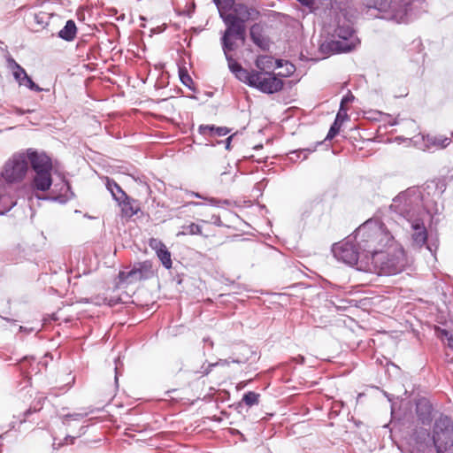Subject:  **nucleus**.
<instances>
[{
	"mask_svg": "<svg viewBox=\"0 0 453 453\" xmlns=\"http://www.w3.org/2000/svg\"><path fill=\"white\" fill-rule=\"evenodd\" d=\"M390 210L397 213L405 221L412 245L421 248L427 242V230L424 223L426 215L423 196L420 189L411 187L393 199Z\"/></svg>",
	"mask_w": 453,
	"mask_h": 453,
	"instance_id": "1",
	"label": "nucleus"
},
{
	"mask_svg": "<svg viewBox=\"0 0 453 453\" xmlns=\"http://www.w3.org/2000/svg\"><path fill=\"white\" fill-rule=\"evenodd\" d=\"M28 171L27 156L24 150L16 152L4 163L0 172V215H4L17 204L16 194L26 185L14 188L23 181Z\"/></svg>",
	"mask_w": 453,
	"mask_h": 453,
	"instance_id": "2",
	"label": "nucleus"
},
{
	"mask_svg": "<svg viewBox=\"0 0 453 453\" xmlns=\"http://www.w3.org/2000/svg\"><path fill=\"white\" fill-rule=\"evenodd\" d=\"M356 242L363 251V257L370 263L380 262L379 256L392 241L393 236L379 219H370L354 233Z\"/></svg>",
	"mask_w": 453,
	"mask_h": 453,
	"instance_id": "3",
	"label": "nucleus"
},
{
	"mask_svg": "<svg viewBox=\"0 0 453 453\" xmlns=\"http://www.w3.org/2000/svg\"><path fill=\"white\" fill-rule=\"evenodd\" d=\"M421 0H364L367 8L376 9L381 18L396 23L407 22L417 3Z\"/></svg>",
	"mask_w": 453,
	"mask_h": 453,
	"instance_id": "4",
	"label": "nucleus"
},
{
	"mask_svg": "<svg viewBox=\"0 0 453 453\" xmlns=\"http://www.w3.org/2000/svg\"><path fill=\"white\" fill-rule=\"evenodd\" d=\"M219 17L226 27L221 37L222 49L224 54H226L235 49L234 40L244 42L246 27L244 19L238 18L236 14L221 12Z\"/></svg>",
	"mask_w": 453,
	"mask_h": 453,
	"instance_id": "5",
	"label": "nucleus"
},
{
	"mask_svg": "<svg viewBox=\"0 0 453 453\" xmlns=\"http://www.w3.org/2000/svg\"><path fill=\"white\" fill-rule=\"evenodd\" d=\"M437 453H453V420L446 415L435 419L432 431Z\"/></svg>",
	"mask_w": 453,
	"mask_h": 453,
	"instance_id": "6",
	"label": "nucleus"
},
{
	"mask_svg": "<svg viewBox=\"0 0 453 453\" xmlns=\"http://www.w3.org/2000/svg\"><path fill=\"white\" fill-rule=\"evenodd\" d=\"M332 252L337 260L348 265L352 266L360 263V269H362L363 265H370V262L366 261L365 257H363V251L358 248L354 234L334 244Z\"/></svg>",
	"mask_w": 453,
	"mask_h": 453,
	"instance_id": "7",
	"label": "nucleus"
},
{
	"mask_svg": "<svg viewBox=\"0 0 453 453\" xmlns=\"http://www.w3.org/2000/svg\"><path fill=\"white\" fill-rule=\"evenodd\" d=\"M333 36L335 40L331 41L326 45L322 44V50L325 47H330L332 50L337 52L349 51L356 47L358 41L349 20L346 19L338 20Z\"/></svg>",
	"mask_w": 453,
	"mask_h": 453,
	"instance_id": "8",
	"label": "nucleus"
},
{
	"mask_svg": "<svg viewBox=\"0 0 453 453\" xmlns=\"http://www.w3.org/2000/svg\"><path fill=\"white\" fill-rule=\"evenodd\" d=\"M380 262L370 263V265L375 267H380L381 273L388 275H394L401 273L406 264L404 258V253L403 250H397L394 253L385 255L384 251H381V255L379 256Z\"/></svg>",
	"mask_w": 453,
	"mask_h": 453,
	"instance_id": "9",
	"label": "nucleus"
},
{
	"mask_svg": "<svg viewBox=\"0 0 453 453\" xmlns=\"http://www.w3.org/2000/svg\"><path fill=\"white\" fill-rule=\"evenodd\" d=\"M154 275L152 264L150 261H143L134 264L133 268L129 271H120L119 279L120 282L132 284L142 280H147Z\"/></svg>",
	"mask_w": 453,
	"mask_h": 453,
	"instance_id": "10",
	"label": "nucleus"
},
{
	"mask_svg": "<svg viewBox=\"0 0 453 453\" xmlns=\"http://www.w3.org/2000/svg\"><path fill=\"white\" fill-rule=\"evenodd\" d=\"M255 85L252 88L266 94H273L280 91L283 88L281 79L276 77L272 72H256Z\"/></svg>",
	"mask_w": 453,
	"mask_h": 453,
	"instance_id": "11",
	"label": "nucleus"
},
{
	"mask_svg": "<svg viewBox=\"0 0 453 453\" xmlns=\"http://www.w3.org/2000/svg\"><path fill=\"white\" fill-rule=\"evenodd\" d=\"M27 156V163L31 165L35 173L51 172L52 162L50 157L43 152H37L33 149H28L25 151Z\"/></svg>",
	"mask_w": 453,
	"mask_h": 453,
	"instance_id": "12",
	"label": "nucleus"
},
{
	"mask_svg": "<svg viewBox=\"0 0 453 453\" xmlns=\"http://www.w3.org/2000/svg\"><path fill=\"white\" fill-rule=\"evenodd\" d=\"M228 68L234 74L235 78L240 81L253 87L255 85L256 72H249L244 69L235 59L232 58L228 53L225 54Z\"/></svg>",
	"mask_w": 453,
	"mask_h": 453,
	"instance_id": "13",
	"label": "nucleus"
},
{
	"mask_svg": "<svg viewBox=\"0 0 453 453\" xmlns=\"http://www.w3.org/2000/svg\"><path fill=\"white\" fill-rule=\"evenodd\" d=\"M150 247L156 251L158 259L165 269L172 268L173 262L171 253L166 246L158 239L151 238L149 242Z\"/></svg>",
	"mask_w": 453,
	"mask_h": 453,
	"instance_id": "14",
	"label": "nucleus"
},
{
	"mask_svg": "<svg viewBox=\"0 0 453 453\" xmlns=\"http://www.w3.org/2000/svg\"><path fill=\"white\" fill-rule=\"evenodd\" d=\"M433 406L426 398L418 399L416 403V413L418 420L423 425H428L432 421Z\"/></svg>",
	"mask_w": 453,
	"mask_h": 453,
	"instance_id": "15",
	"label": "nucleus"
},
{
	"mask_svg": "<svg viewBox=\"0 0 453 453\" xmlns=\"http://www.w3.org/2000/svg\"><path fill=\"white\" fill-rule=\"evenodd\" d=\"M52 185L51 172L37 173L32 180L31 186L34 190L48 191Z\"/></svg>",
	"mask_w": 453,
	"mask_h": 453,
	"instance_id": "16",
	"label": "nucleus"
},
{
	"mask_svg": "<svg viewBox=\"0 0 453 453\" xmlns=\"http://www.w3.org/2000/svg\"><path fill=\"white\" fill-rule=\"evenodd\" d=\"M118 205L121 209V213L124 217L131 218L138 213L140 206L136 200L130 198L127 195L126 198H122L118 202Z\"/></svg>",
	"mask_w": 453,
	"mask_h": 453,
	"instance_id": "17",
	"label": "nucleus"
},
{
	"mask_svg": "<svg viewBox=\"0 0 453 453\" xmlns=\"http://www.w3.org/2000/svg\"><path fill=\"white\" fill-rule=\"evenodd\" d=\"M423 140L426 142V147L428 150H441L446 148L451 142L449 137H446L443 135H426L423 137Z\"/></svg>",
	"mask_w": 453,
	"mask_h": 453,
	"instance_id": "18",
	"label": "nucleus"
},
{
	"mask_svg": "<svg viewBox=\"0 0 453 453\" xmlns=\"http://www.w3.org/2000/svg\"><path fill=\"white\" fill-rule=\"evenodd\" d=\"M198 131L203 135H208L210 137H221L228 134L231 130L226 127H215L214 125H201L198 127Z\"/></svg>",
	"mask_w": 453,
	"mask_h": 453,
	"instance_id": "19",
	"label": "nucleus"
},
{
	"mask_svg": "<svg viewBox=\"0 0 453 453\" xmlns=\"http://www.w3.org/2000/svg\"><path fill=\"white\" fill-rule=\"evenodd\" d=\"M6 62H7L8 69L12 71L14 80L19 84V81H21V80L24 79L25 76L27 75L26 70L19 64H18L15 61V59L12 58V57H8L6 58Z\"/></svg>",
	"mask_w": 453,
	"mask_h": 453,
	"instance_id": "20",
	"label": "nucleus"
},
{
	"mask_svg": "<svg viewBox=\"0 0 453 453\" xmlns=\"http://www.w3.org/2000/svg\"><path fill=\"white\" fill-rule=\"evenodd\" d=\"M76 34V24L73 19H69L66 21L65 27L58 32V37L66 42H72L74 40Z\"/></svg>",
	"mask_w": 453,
	"mask_h": 453,
	"instance_id": "21",
	"label": "nucleus"
},
{
	"mask_svg": "<svg viewBox=\"0 0 453 453\" xmlns=\"http://www.w3.org/2000/svg\"><path fill=\"white\" fill-rule=\"evenodd\" d=\"M106 188L110 191L112 198L118 203L122 198H126V192L120 188V186L112 179L106 178L105 182Z\"/></svg>",
	"mask_w": 453,
	"mask_h": 453,
	"instance_id": "22",
	"label": "nucleus"
},
{
	"mask_svg": "<svg viewBox=\"0 0 453 453\" xmlns=\"http://www.w3.org/2000/svg\"><path fill=\"white\" fill-rule=\"evenodd\" d=\"M242 357H229L228 359L219 360V365H229L230 363L244 364L250 359V355L252 353L251 349L248 346L241 347ZM218 365V363H217ZM216 364H212L210 366H215Z\"/></svg>",
	"mask_w": 453,
	"mask_h": 453,
	"instance_id": "23",
	"label": "nucleus"
},
{
	"mask_svg": "<svg viewBox=\"0 0 453 453\" xmlns=\"http://www.w3.org/2000/svg\"><path fill=\"white\" fill-rule=\"evenodd\" d=\"M256 26H253L250 29V37L252 42L257 45L260 49L266 50L269 49V42L266 38H265L260 33L257 32Z\"/></svg>",
	"mask_w": 453,
	"mask_h": 453,
	"instance_id": "24",
	"label": "nucleus"
},
{
	"mask_svg": "<svg viewBox=\"0 0 453 453\" xmlns=\"http://www.w3.org/2000/svg\"><path fill=\"white\" fill-rule=\"evenodd\" d=\"M273 58L268 56H260L256 59V66L258 69L257 72H266L265 70L273 67Z\"/></svg>",
	"mask_w": 453,
	"mask_h": 453,
	"instance_id": "25",
	"label": "nucleus"
},
{
	"mask_svg": "<svg viewBox=\"0 0 453 453\" xmlns=\"http://www.w3.org/2000/svg\"><path fill=\"white\" fill-rule=\"evenodd\" d=\"M182 231L177 234V236L180 235H202V227L198 224L196 223H190L189 225L183 226Z\"/></svg>",
	"mask_w": 453,
	"mask_h": 453,
	"instance_id": "26",
	"label": "nucleus"
},
{
	"mask_svg": "<svg viewBox=\"0 0 453 453\" xmlns=\"http://www.w3.org/2000/svg\"><path fill=\"white\" fill-rule=\"evenodd\" d=\"M234 12L239 15L238 18L244 19V22H246L248 19L252 18V14L255 12V10L250 9L244 4H237L234 8Z\"/></svg>",
	"mask_w": 453,
	"mask_h": 453,
	"instance_id": "27",
	"label": "nucleus"
},
{
	"mask_svg": "<svg viewBox=\"0 0 453 453\" xmlns=\"http://www.w3.org/2000/svg\"><path fill=\"white\" fill-rule=\"evenodd\" d=\"M235 1L236 0H212L219 10V15L221 12L225 13L227 11H230L234 7Z\"/></svg>",
	"mask_w": 453,
	"mask_h": 453,
	"instance_id": "28",
	"label": "nucleus"
},
{
	"mask_svg": "<svg viewBox=\"0 0 453 453\" xmlns=\"http://www.w3.org/2000/svg\"><path fill=\"white\" fill-rule=\"evenodd\" d=\"M259 397V394L253 391H249L243 395L242 401L245 403L246 405L251 407L253 405L258 404Z\"/></svg>",
	"mask_w": 453,
	"mask_h": 453,
	"instance_id": "29",
	"label": "nucleus"
},
{
	"mask_svg": "<svg viewBox=\"0 0 453 453\" xmlns=\"http://www.w3.org/2000/svg\"><path fill=\"white\" fill-rule=\"evenodd\" d=\"M64 189H65V195H64L65 199H62L61 196H58V197L55 198L56 201H59V202L63 203V202H65L66 200L73 197L74 194L71 190V186H70L69 182L67 180H63V181H62V188H60V190L62 191Z\"/></svg>",
	"mask_w": 453,
	"mask_h": 453,
	"instance_id": "30",
	"label": "nucleus"
},
{
	"mask_svg": "<svg viewBox=\"0 0 453 453\" xmlns=\"http://www.w3.org/2000/svg\"><path fill=\"white\" fill-rule=\"evenodd\" d=\"M19 85L24 86L32 91H35V92L42 91V88H40L37 84H35L33 81V80L31 79V77H29L28 75L25 76V78L22 79L21 81H19Z\"/></svg>",
	"mask_w": 453,
	"mask_h": 453,
	"instance_id": "31",
	"label": "nucleus"
},
{
	"mask_svg": "<svg viewBox=\"0 0 453 453\" xmlns=\"http://www.w3.org/2000/svg\"><path fill=\"white\" fill-rule=\"evenodd\" d=\"M341 126V123L334 121L326 134V140L333 139L339 133Z\"/></svg>",
	"mask_w": 453,
	"mask_h": 453,
	"instance_id": "32",
	"label": "nucleus"
},
{
	"mask_svg": "<svg viewBox=\"0 0 453 453\" xmlns=\"http://www.w3.org/2000/svg\"><path fill=\"white\" fill-rule=\"evenodd\" d=\"M34 19L38 25L44 27L48 24L49 16L46 12H39L35 14Z\"/></svg>",
	"mask_w": 453,
	"mask_h": 453,
	"instance_id": "33",
	"label": "nucleus"
},
{
	"mask_svg": "<svg viewBox=\"0 0 453 453\" xmlns=\"http://www.w3.org/2000/svg\"><path fill=\"white\" fill-rule=\"evenodd\" d=\"M310 152L309 150H299L296 151H292L290 154V160L293 162H296L298 158H300V155L303 154V159H305L307 157L308 153Z\"/></svg>",
	"mask_w": 453,
	"mask_h": 453,
	"instance_id": "34",
	"label": "nucleus"
},
{
	"mask_svg": "<svg viewBox=\"0 0 453 453\" xmlns=\"http://www.w3.org/2000/svg\"><path fill=\"white\" fill-rule=\"evenodd\" d=\"M347 119H348L347 109L345 107L340 106L339 111L336 115L334 121H337L338 123H341V125H342V122L344 120H346Z\"/></svg>",
	"mask_w": 453,
	"mask_h": 453,
	"instance_id": "35",
	"label": "nucleus"
},
{
	"mask_svg": "<svg viewBox=\"0 0 453 453\" xmlns=\"http://www.w3.org/2000/svg\"><path fill=\"white\" fill-rule=\"evenodd\" d=\"M203 200L207 201L211 205L213 206H222L223 204L228 205L229 202L227 200H219L214 197H204Z\"/></svg>",
	"mask_w": 453,
	"mask_h": 453,
	"instance_id": "36",
	"label": "nucleus"
},
{
	"mask_svg": "<svg viewBox=\"0 0 453 453\" xmlns=\"http://www.w3.org/2000/svg\"><path fill=\"white\" fill-rule=\"evenodd\" d=\"M83 418V415L81 414V413H73V414H68V415H65L64 418H63V423L66 426H69V420L70 419H73V420H81V418Z\"/></svg>",
	"mask_w": 453,
	"mask_h": 453,
	"instance_id": "37",
	"label": "nucleus"
},
{
	"mask_svg": "<svg viewBox=\"0 0 453 453\" xmlns=\"http://www.w3.org/2000/svg\"><path fill=\"white\" fill-rule=\"evenodd\" d=\"M180 81L181 82L187 86V87H189V82H192V79L190 78V76L184 73L183 71H180Z\"/></svg>",
	"mask_w": 453,
	"mask_h": 453,
	"instance_id": "38",
	"label": "nucleus"
},
{
	"mask_svg": "<svg viewBox=\"0 0 453 453\" xmlns=\"http://www.w3.org/2000/svg\"><path fill=\"white\" fill-rule=\"evenodd\" d=\"M354 96L351 93H348L344 96L341 101L340 106L345 107V104L351 103L354 100Z\"/></svg>",
	"mask_w": 453,
	"mask_h": 453,
	"instance_id": "39",
	"label": "nucleus"
},
{
	"mask_svg": "<svg viewBox=\"0 0 453 453\" xmlns=\"http://www.w3.org/2000/svg\"><path fill=\"white\" fill-rule=\"evenodd\" d=\"M119 359L115 360V383L118 385V377L119 375Z\"/></svg>",
	"mask_w": 453,
	"mask_h": 453,
	"instance_id": "40",
	"label": "nucleus"
},
{
	"mask_svg": "<svg viewBox=\"0 0 453 453\" xmlns=\"http://www.w3.org/2000/svg\"><path fill=\"white\" fill-rule=\"evenodd\" d=\"M34 411H35V410H34ZM33 412L32 409L29 408L28 410H27L24 413H23V418L19 420L20 423H23L26 421V418L28 415H30L31 413Z\"/></svg>",
	"mask_w": 453,
	"mask_h": 453,
	"instance_id": "41",
	"label": "nucleus"
},
{
	"mask_svg": "<svg viewBox=\"0 0 453 453\" xmlns=\"http://www.w3.org/2000/svg\"><path fill=\"white\" fill-rule=\"evenodd\" d=\"M233 138H234V134H233V135L228 136V137L226 139V150H230V146H231L230 144H231V141H232V139H233Z\"/></svg>",
	"mask_w": 453,
	"mask_h": 453,
	"instance_id": "42",
	"label": "nucleus"
},
{
	"mask_svg": "<svg viewBox=\"0 0 453 453\" xmlns=\"http://www.w3.org/2000/svg\"><path fill=\"white\" fill-rule=\"evenodd\" d=\"M212 219H213L214 224H216L217 226H221L222 225V222H221V219H220L219 216H213Z\"/></svg>",
	"mask_w": 453,
	"mask_h": 453,
	"instance_id": "43",
	"label": "nucleus"
},
{
	"mask_svg": "<svg viewBox=\"0 0 453 453\" xmlns=\"http://www.w3.org/2000/svg\"><path fill=\"white\" fill-rule=\"evenodd\" d=\"M188 194L192 196L201 198V199H203L205 197V196H202L201 194L194 192V191H190Z\"/></svg>",
	"mask_w": 453,
	"mask_h": 453,
	"instance_id": "44",
	"label": "nucleus"
},
{
	"mask_svg": "<svg viewBox=\"0 0 453 453\" xmlns=\"http://www.w3.org/2000/svg\"><path fill=\"white\" fill-rule=\"evenodd\" d=\"M203 342L205 344H208L211 349L213 347V342L210 338H203Z\"/></svg>",
	"mask_w": 453,
	"mask_h": 453,
	"instance_id": "45",
	"label": "nucleus"
},
{
	"mask_svg": "<svg viewBox=\"0 0 453 453\" xmlns=\"http://www.w3.org/2000/svg\"><path fill=\"white\" fill-rule=\"evenodd\" d=\"M203 203H199V202H188L184 206H189V205H192V206H200L202 205Z\"/></svg>",
	"mask_w": 453,
	"mask_h": 453,
	"instance_id": "46",
	"label": "nucleus"
},
{
	"mask_svg": "<svg viewBox=\"0 0 453 453\" xmlns=\"http://www.w3.org/2000/svg\"><path fill=\"white\" fill-rule=\"evenodd\" d=\"M448 346L453 349V336L450 335L448 337Z\"/></svg>",
	"mask_w": 453,
	"mask_h": 453,
	"instance_id": "47",
	"label": "nucleus"
},
{
	"mask_svg": "<svg viewBox=\"0 0 453 453\" xmlns=\"http://www.w3.org/2000/svg\"><path fill=\"white\" fill-rule=\"evenodd\" d=\"M19 331H21V332H26V333H30V332H32V331H33V329H32V328H27V327H25V326H19Z\"/></svg>",
	"mask_w": 453,
	"mask_h": 453,
	"instance_id": "48",
	"label": "nucleus"
},
{
	"mask_svg": "<svg viewBox=\"0 0 453 453\" xmlns=\"http://www.w3.org/2000/svg\"><path fill=\"white\" fill-rule=\"evenodd\" d=\"M75 437H72L70 435H67L65 438V441H67L68 440H70V443L73 444V441H74ZM65 443H68V442H65Z\"/></svg>",
	"mask_w": 453,
	"mask_h": 453,
	"instance_id": "49",
	"label": "nucleus"
},
{
	"mask_svg": "<svg viewBox=\"0 0 453 453\" xmlns=\"http://www.w3.org/2000/svg\"><path fill=\"white\" fill-rule=\"evenodd\" d=\"M275 64H276V67H281L282 66L281 60H276Z\"/></svg>",
	"mask_w": 453,
	"mask_h": 453,
	"instance_id": "50",
	"label": "nucleus"
},
{
	"mask_svg": "<svg viewBox=\"0 0 453 453\" xmlns=\"http://www.w3.org/2000/svg\"><path fill=\"white\" fill-rule=\"evenodd\" d=\"M294 71V66L290 65V69H288V73H291Z\"/></svg>",
	"mask_w": 453,
	"mask_h": 453,
	"instance_id": "51",
	"label": "nucleus"
},
{
	"mask_svg": "<svg viewBox=\"0 0 453 453\" xmlns=\"http://www.w3.org/2000/svg\"><path fill=\"white\" fill-rule=\"evenodd\" d=\"M81 430L82 431V432L81 433V434H84V433H85V426H81Z\"/></svg>",
	"mask_w": 453,
	"mask_h": 453,
	"instance_id": "52",
	"label": "nucleus"
},
{
	"mask_svg": "<svg viewBox=\"0 0 453 453\" xmlns=\"http://www.w3.org/2000/svg\"><path fill=\"white\" fill-rule=\"evenodd\" d=\"M426 248H427L431 252H433V250H432V248H431V246H430V245H427V246H426Z\"/></svg>",
	"mask_w": 453,
	"mask_h": 453,
	"instance_id": "53",
	"label": "nucleus"
},
{
	"mask_svg": "<svg viewBox=\"0 0 453 453\" xmlns=\"http://www.w3.org/2000/svg\"><path fill=\"white\" fill-rule=\"evenodd\" d=\"M300 357V359H301V362L303 363V360H304V357Z\"/></svg>",
	"mask_w": 453,
	"mask_h": 453,
	"instance_id": "54",
	"label": "nucleus"
},
{
	"mask_svg": "<svg viewBox=\"0 0 453 453\" xmlns=\"http://www.w3.org/2000/svg\"><path fill=\"white\" fill-rule=\"evenodd\" d=\"M396 124H397L396 121H394L393 123H391L392 126L396 125Z\"/></svg>",
	"mask_w": 453,
	"mask_h": 453,
	"instance_id": "55",
	"label": "nucleus"
}]
</instances>
